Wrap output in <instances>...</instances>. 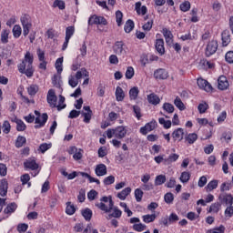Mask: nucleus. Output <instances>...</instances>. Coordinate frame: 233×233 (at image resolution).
Wrapping results in <instances>:
<instances>
[{"mask_svg": "<svg viewBox=\"0 0 233 233\" xmlns=\"http://www.w3.org/2000/svg\"><path fill=\"white\" fill-rule=\"evenodd\" d=\"M33 65L34 55L30 51H27L22 62L17 65L18 72L24 74L26 77H33L35 72Z\"/></svg>", "mask_w": 233, "mask_h": 233, "instance_id": "1", "label": "nucleus"}, {"mask_svg": "<svg viewBox=\"0 0 233 233\" xmlns=\"http://www.w3.org/2000/svg\"><path fill=\"white\" fill-rule=\"evenodd\" d=\"M95 206L96 208H99V210L106 212V214L112 212V210H114V200H112V196L102 197L100 202H96Z\"/></svg>", "mask_w": 233, "mask_h": 233, "instance_id": "2", "label": "nucleus"}, {"mask_svg": "<svg viewBox=\"0 0 233 233\" xmlns=\"http://www.w3.org/2000/svg\"><path fill=\"white\" fill-rule=\"evenodd\" d=\"M35 116H38L35 120V123L36 124L35 128H42L44 125H46V121H48V115L44 113L41 116V113H39L37 110L35 111Z\"/></svg>", "mask_w": 233, "mask_h": 233, "instance_id": "3", "label": "nucleus"}, {"mask_svg": "<svg viewBox=\"0 0 233 233\" xmlns=\"http://www.w3.org/2000/svg\"><path fill=\"white\" fill-rule=\"evenodd\" d=\"M76 34V27L74 26H68L66 28V38L65 42L62 46V50L65 51L66 48H68V43H70V39H72V36Z\"/></svg>", "mask_w": 233, "mask_h": 233, "instance_id": "4", "label": "nucleus"}, {"mask_svg": "<svg viewBox=\"0 0 233 233\" xmlns=\"http://www.w3.org/2000/svg\"><path fill=\"white\" fill-rule=\"evenodd\" d=\"M113 51L116 56H125L127 54V46L123 41H117L113 46Z\"/></svg>", "mask_w": 233, "mask_h": 233, "instance_id": "5", "label": "nucleus"}, {"mask_svg": "<svg viewBox=\"0 0 233 233\" xmlns=\"http://www.w3.org/2000/svg\"><path fill=\"white\" fill-rule=\"evenodd\" d=\"M46 100L51 108H56L57 106V96H56V91L54 89L48 90Z\"/></svg>", "mask_w": 233, "mask_h": 233, "instance_id": "6", "label": "nucleus"}, {"mask_svg": "<svg viewBox=\"0 0 233 233\" xmlns=\"http://www.w3.org/2000/svg\"><path fill=\"white\" fill-rule=\"evenodd\" d=\"M88 25H108V22H106V18L103 16H97L96 15H92L88 19Z\"/></svg>", "mask_w": 233, "mask_h": 233, "instance_id": "7", "label": "nucleus"}, {"mask_svg": "<svg viewBox=\"0 0 233 233\" xmlns=\"http://www.w3.org/2000/svg\"><path fill=\"white\" fill-rule=\"evenodd\" d=\"M215 52H218V41L212 40L208 44L206 47L207 57H210V56H214Z\"/></svg>", "mask_w": 233, "mask_h": 233, "instance_id": "8", "label": "nucleus"}, {"mask_svg": "<svg viewBox=\"0 0 233 233\" xmlns=\"http://www.w3.org/2000/svg\"><path fill=\"white\" fill-rule=\"evenodd\" d=\"M24 167L27 170H37V168H39V164H37L35 158L29 157L24 162Z\"/></svg>", "mask_w": 233, "mask_h": 233, "instance_id": "9", "label": "nucleus"}, {"mask_svg": "<svg viewBox=\"0 0 233 233\" xmlns=\"http://www.w3.org/2000/svg\"><path fill=\"white\" fill-rule=\"evenodd\" d=\"M156 127H157V122L156 120H152L140 128V133H142L143 136H147V133L155 130Z\"/></svg>", "mask_w": 233, "mask_h": 233, "instance_id": "10", "label": "nucleus"}, {"mask_svg": "<svg viewBox=\"0 0 233 233\" xmlns=\"http://www.w3.org/2000/svg\"><path fill=\"white\" fill-rule=\"evenodd\" d=\"M162 34L167 45H168V46H172V45H174V35H172V32L165 27L162 29Z\"/></svg>", "mask_w": 233, "mask_h": 233, "instance_id": "11", "label": "nucleus"}, {"mask_svg": "<svg viewBox=\"0 0 233 233\" xmlns=\"http://www.w3.org/2000/svg\"><path fill=\"white\" fill-rule=\"evenodd\" d=\"M197 83H198V86L202 90H205V92H212V85H210V83H208V81H207L203 78H198Z\"/></svg>", "mask_w": 233, "mask_h": 233, "instance_id": "12", "label": "nucleus"}, {"mask_svg": "<svg viewBox=\"0 0 233 233\" xmlns=\"http://www.w3.org/2000/svg\"><path fill=\"white\" fill-rule=\"evenodd\" d=\"M127 127L123 126H118L115 128V137L116 139H123L127 137Z\"/></svg>", "mask_w": 233, "mask_h": 233, "instance_id": "13", "label": "nucleus"}, {"mask_svg": "<svg viewBox=\"0 0 233 233\" xmlns=\"http://www.w3.org/2000/svg\"><path fill=\"white\" fill-rule=\"evenodd\" d=\"M83 110L80 114H82L83 117H84V123H90L91 119H92V109H90V106H85L83 107Z\"/></svg>", "mask_w": 233, "mask_h": 233, "instance_id": "14", "label": "nucleus"}, {"mask_svg": "<svg viewBox=\"0 0 233 233\" xmlns=\"http://www.w3.org/2000/svg\"><path fill=\"white\" fill-rule=\"evenodd\" d=\"M184 136H185V129L181 127L175 129L172 133V137L174 141H183Z\"/></svg>", "mask_w": 233, "mask_h": 233, "instance_id": "15", "label": "nucleus"}, {"mask_svg": "<svg viewBox=\"0 0 233 233\" xmlns=\"http://www.w3.org/2000/svg\"><path fill=\"white\" fill-rule=\"evenodd\" d=\"M218 87L219 90H227V88L229 86L228 80H227V76H220L218 79Z\"/></svg>", "mask_w": 233, "mask_h": 233, "instance_id": "16", "label": "nucleus"}, {"mask_svg": "<svg viewBox=\"0 0 233 233\" xmlns=\"http://www.w3.org/2000/svg\"><path fill=\"white\" fill-rule=\"evenodd\" d=\"M106 165L105 164H98L96 165L95 168V174L98 177H101L103 176H106Z\"/></svg>", "mask_w": 233, "mask_h": 233, "instance_id": "17", "label": "nucleus"}, {"mask_svg": "<svg viewBox=\"0 0 233 233\" xmlns=\"http://www.w3.org/2000/svg\"><path fill=\"white\" fill-rule=\"evenodd\" d=\"M154 77H155V79H167L168 72H167V70H165L163 68L157 69L154 72Z\"/></svg>", "mask_w": 233, "mask_h": 233, "instance_id": "18", "label": "nucleus"}, {"mask_svg": "<svg viewBox=\"0 0 233 233\" xmlns=\"http://www.w3.org/2000/svg\"><path fill=\"white\" fill-rule=\"evenodd\" d=\"M130 192H132V187H126L116 194V198L121 201H125V199L130 196Z\"/></svg>", "mask_w": 233, "mask_h": 233, "instance_id": "19", "label": "nucleus"}, {"mask_svg": "<svg viewBox=\"0 0 233 233\" xmlns=\"http://www.w3.org/2000/svg\"><path fill=\"white\" fill-rule=\"evenodd\" d=\"M156 50L160 54V56H163L165 54V41L160 38L156 40Z\"/></svg>", "mask_w": 233, "mask_h": 233, "instance_id": "20", "label": "nucleus"}, {"mask_svg": "<svg viewBox=\"0 0 233 233\" xmlns=\"http://www.w3.org/2000/svg\"><path fill=\"white\" fill-rule=\"evenodd\" d=\"M8 194V181L6 179H2L0 181V196L5 198Z\"/></svg>", "mask_w": 233, "mask_h": 233, "instance_id": "21", "label": "nucleus"}, {"mask_svg": "<svg viewBox=\"0 0 233 233\" xmlns=\"http://www.w3.org/2000/svg\"><path fill=\"white\" fill-rule=\"evenodd\" d=\"M184 139H185V143H187L188 145H194V143L198 141V134L189 133L185 136Z\"/></svg>", "mask_w": 233, "mask_h": 233, "instance_id": "22", "label": "nucleus"}, {"mask_svg": "<svg viewBox=\"0 0 233 233\" xmlns=\"http://www.w3.org/2000/svg\"><path fill=\"white\" fill-rule=\"evenodd\" d=\"M135 10L138 15H145L147 12V5L141 6V2H137L135 5Z\"/></svg>", "mask_w": 233, "mask_h": 233, "instance_id": "23", "label": "nucleus"}, {"mask_svg": "<svg viewBox=\"0 0 233 233\" xmlns=\"http://www.w3.org/2000/svg\"><path fill=\"white\" fill-rule=\"evenodd\" d=\"M52 84L54 85V86H56V88H60L61 92H63V88H61L62 85H63V81L61 80V74L59 75H55L52 78Z\"/></svg>", "mask_w": 233, "mask_h": 233, "instance_id": "24", "label": "nucleus"}, {"mask_svg": "<svg viewBox=\"0 0 233 233\" xmlns=\"http://www.w3.org/2000/svg\"><path fill=\"white\" fill-rule=\"evenodd\" d=\"M218 185H219V180L213 179L208 183L205 188L208 192H212L218 188Z\"/></svg>", "mask_w": 233, "mask_h": 233, "instance_id": "25", "label": "nucleus"}, {"mask_svg": "<svg viewBox=\"0 0 233 233\" xmlns=\"http://www.w3.org/2000/svg\"><path fill=\"white\" fill-rule=\"evenodd\" d=\"M90 73L87 72L86 68L83 67L80 70H78L75 76L76 77V79L79 81V79H81L82 77H89Z\"/></svg>", "mask_w": 233, "mask_h": 233, "instance_id": "26", "label": "nucleus"}, {"mask_svg": "<svg viewBox=\"0 0 233 233\" xmlns=\"http://www.w3.org/2000/svg\"><path fill=\"white\" fill-rule=\"evenodd\" d=\"M147 101L151 105H159V103L161 102V99H159V96H157V95L150 94L147 96Z\"/></svg>", "mask_w": 233, "mask_h": 233, "instance_id": "27", "label": "nucleus"}, {"mask_svg": "<svg viewBox=\"0 0 233 233\" xmlns=\"http://www.w3.org/2000/svg\"><path fill=\"white\" fill-rule=\"evenodd\" d=\"M22 26H32V18H30V15H24L20 18Z\"/></svg>", "mask_w": 233, "mask_h": 233, "instance_id": "28", "label": "nucleus"}, {"mask_svg": "<svg viewBox=\"0 0 233 233\" xmlns=\"http://www.w3.org/2000/svg\"><path fill=\"white\" fill-rule=\"evenodd\" d=\"M12 32L15 39H19V37H21V34H23V29L21 28V25H15Z\"/></svg>", "mask_w": 233, "mask_h": 233, "instance_id": "29", "label": "nucleus"}, {"mask_svg": "<svg viewBox=\"0 0 233 233\" xmlns=\"http://www.w3.org/2000/svg\"><path fill=\"white\" fill-rule=\"evenodd\" d=\"M15 123L16 124L17 132H25V130H26V125L23 120L15 118Z\"/></svg>", "mask_w": 233, "mask_h": 233, "instance_id": "30", "label": "nucleus"}, {"mask_svg": "<svg viewBox=\"0 0 233 233\" xmlns=\"http://www.w3.org/2000/svg\"><path fill=\"white\" fill-rule=\"evenodd\" d=\"M115 96L116 101H123V99H125V91H123L121 86H116Z\"/></svg>", "mask_w": 233, "mask_h": 233, "instance_id": "31", "label": "nucleus"}, {"mask_svg": "<svg viewBox=\"0 0 233 233\" xmlns=\"http://www.w3.org/2000/svg\"><path fill=\"white\" fill-rule=\"evenodd\" d=\"M174 105L175 106H177V108H178V110H180L181 112H183V110L187 109V106H185V104L183 103V101L181 100V98L179 96H177L174 100Z\"/></svg>", "mask_w": 233, "mask_h": 233, "instance_id": "32", "label": "nucleus"}, {"mask_svg": "<svg viewBox=\"0 0 233 233\" xmlns=\"http://www.w3.org/2000/svg\"><path fill=\"white\" fill-rule=\"evenodd\" d=\"M134 26H135L134 21L128 19L124 25L125 33L130 34L131 31L134 30Z\"/></svg>", "mask_w": 233, "mask_h": 233, "instance_id": "33", "label": "nucleus"}, {"mask_svg": "<svg viewBox=\"0 0 233 233\" xmlns=\"http://www.w3.org/2000/svg\"><path fill=\"white\" fill-rule=\"evenodd\" d=\"M17 210V204L11 203L8 204L7 207L4 209L5 214H14Z\"/></svg>", "mask_w": 233, "mask_h": 233, "instance_id": "34", "label": "nucleus"}, {"mask_svg": "<svg viewBox=\"0 0 233 233\" xmlns=\"http://www.w3.org/2000/svg\"><path fill=\"white\" fill-rule=\"evenodd\" d=\"M177 159H179V155L176 153L170 154L168 157L165 159V165H170V163H176Z\"/></svg>", "mask_w": 233, "mask_h": 233, "instance_id": "35", "label": "nucleus"}, {"mask_svg": "<svg viewBox=\"0 0 233 233\" xmlns=\"http://www.w3.org/2000/svg\"><path fill=\"white\" fill-rule=\"evenodd\" d=\"M137 96H139V88L135 86L132 87L129 90V97L131 100L136 101V99H137Z\"/></svg>", "mask_w": 233, "mask_h": 233, "instance_id": "36", "label": "nucleus"}, {"mask_svg": "<svg viewBox=\"0 0 233 233\" xmlns=\"http://www.w3.org/2000/svg\"><path fill=\"white\" fill-rule=\"evenodd\" d=\"M8 35H10V30L3 29L1 32V43H3V45L8 43Z\"/></svg>", "mask_w": 233, "mask_h": 233, "instance_id": "37", "label": "nucleus"}, {"mask_svg": "<svg viewBox=\"0 0 233 233\" xmlns=\"http://www.w3.org/2000/svg\"><path fill=\"white\" fill-rule=\"evenodd\" d=\"M68 85L69 86H72V88H76L79 85V80L76 76H69L68 77Z\"/></svg>", "mask_w": 233, "mask_h": 233, "instance_id": "38", "label": "nucleus"}, {"mask_svg": "<svg viewBox=\"0 0 233 233\" xmlns=\"http://www.w3.org/2000/svg\"><path fill=\"white\" fill-rule=\"evenodd\" d=\"M167 181V177L165 175H158L155 178L156 187L163 185Z\"/></svg>", "mask_w": 233, "mask_h": 233, "instance_id": "39", "label": "nucleus"}, {"mask_svg": "<svg viewBox=\"0 0 233 233\" xmlns=\"http://www.w3.org/2000/svg\"><path fill=\"white\" fill-rule=\"evenodd\" d=\"M142 219L144 223H154V221H156V214L144 215L142 216Z\"/></svg>", "mask_w": 233, "mask_h": 233, "instance_id": "40", "label": "nucleus"}, {"mask_svg": "<svg viewBox=\"0 0 233 233\" xmlns=\"http://www.w3.org/2000/svg\"><path fill=\"white\" fill-rule=\"evenodd\" d=\"M66 214H67L68 216H74V214H76V207L70 202L66 203Z\"/></svg>", "mask_w": 233, "mask_h": 233, "instance_id": "41", "label": "nucleus"}, {"mask_svg": "<svg viewBox=\"0 0 233 233\" xmlns=\"http://www.w3.org/2000/svg\"><path fill=\"white\" fill-rule=\"evenodd\" d=\"M180 39H182V41H192V39H198V33H196V31L193 32V35L188 33V34H186V35H183Z\"/></svg>", "mask_w": 233, "mask_h": 233, "instance_id": "42", "label": "nucleus"}, {"mask_svg": "<svg viewBox=\"0 0 233 233\" xmlns=\"http://www.w3.org/2000/svg\"><path fill=\"white\" fill-rule=\"evenodd\" d=\"M56 108H57L58 112H61V110L66 108V104H65V96L62 95L59 96L58 105L56 106Z\"/></svg>", "mask_w": 233, "mask_h": 233, "instance_id": "43", "label": "nucleus"}, {"mask_svg": "<svg viewBox=\"0 0 233 233\" xmlns=\"http://www.w3.org/2000/svg\"><path fill=\"white\" fill-rule=\"evenodd\" d=\"M55 67L57 71V74H61V72H63V57H59L56 59L55 63Z\"/></svg>", "mask_w": 233, "mask_h": 233, "instance_id": "44", "label": "nucleus"}, {"mask_svg": "<svg viewBox=\"0 0 233 233\" xmlns=\"http://www.w3.org/2000/svg\"><path fill=\"white\" fill-rule=\"evenodd\" d=\"M25 144H26V137L23 136H18L15 141L16 148H21V147H23V145H25Z\"/></svg>", "mask_w": 233, "mask_h": 233, "instance_id": "45", "label": "nucleus"}, {"mask_svg": "<svg viewBox=\"0 0 233 233\" xmlns=\"http://www.w3.org/2000/svg\"><path fill=\"white\" fill-rule=\"evenodd\" d=\"M158 123L163 126L164 128L168 129L172 127V121L166 120L164 117L158 118Z\"/></svg>", "mask_w": 233, "mask_h": 233, "instance_id": "46", "label": "nucleus"}, {"mask_svg": "<svg viewBox=\"0 0 233 233\" xmlns=\"http://www.w3.org/2000/svg\"><path fill=\"white\" fill-rule=\"evenodd\" d=\"M230 43V35L227 32L222 33V45L223 46H228Z\"/></svg>", "mask_w": 233, "mask_h": 233, "instance_id": "47", "label": "nucleus"}, {"mask_svg": "<svg viewBox=\"0 0 233 233\" xmlns=\"http://www.w3.org/2000/svg\"><path fill=\"white\" fill-rule=\"evenodd\" d=\"M164 201L167 205H172V203H174V194H172L170 192L166 193L164 196Z\"/></svg>", "mask_w": 233, "mask_h": 233, "instance_id": "48", "label": "nucleus"}, {"mask_svg": "<svg viewBox=\"0 0 233 233\" xmlns=\"http://www.w3.org/2000/svg\"><path fill=\"white\" fill-rule=\"evenodd\" d=\"M162 108L165 110V112H167V114H174V105L170 103H164Z\"/></svg>", "mask_w": 233, "mask_h": 233, "instance_id": "49", "label": "nucleus"}, {"mask_svg": "<svg viewBox=\"0 0 233 233\" xmlns=\"http://www.w3.org/2000/svg\"><path fill=\"white\" fill-rule=\"evenodd\" d=\"M116 22L117 26H121L123 25V12L119 10L116 12Z\"/></svg>", "mask_w": 233, "mask_h": 233, "instance_id": "50", "label": "nucleus"}, {"mask_svg": "<svg viewBox=\"0 0 233 233\" xmlns=\"http://www.w3.org/2000/svg\"><path fill=\"white\" fill-rule=\"evenodd\" d=\"M82 216L86 219V221H90V219H92V209L86 208L82 211Z\"/></svg>", "mask_w": 233, "mask_h": 233, "instance_id": "51", "label": "nucleus"}, {"mask_svg": "<svg viewBox=\"0 0 233 233\" xmlns=\"http://www.w3.org/2000/svg\"><path fill=\"white\" fill-rule=\"evenodd\" d=\"M133 112L135 114V117H137L138 121L143 117V114H141V107H139V106H133Z\"/></svg>", "mask_w": 233, "mask_h": 233, "instance_id": "52", "label": "nucleus"}, {"mask_svg": "<svg viewBox=\"0 0 233 233\" xmlns=\"http://www.w3.org/2000/svg\"><path fill=\"white\" fill-rule=\"evenodd\" d=\"M223 203H225L226 207H232V205H233L232 195H226V196H224Z\"/></svg>", "mask_w": 233, "mask_h": 233, "instance_id": "53", "label": "nucleus"}, {"mask_svg": "<svg viewBox=\"0 0 233 233\" xmlns=\"http://www.w3.org/2000/svg\"><path fill=\"white\" fill-rule=\"evenodd\" d=\"M180 181L181 183H188V181H190V173L187 171L182 172Z\"/></svg>", "mask_w": 233, "mask_h": 233, "instance_id": "54", "label": "nucleus"}, {"mask_svg": "<svg viewBox=\"0 0 233 233\" xmlns=\"http://www.w3.org/2000/svg\"><path fill=\"white\" fill-rule=\"evenodd\" d=\"M50 148H52V143H43L39 146L38 150L42 153L45 154V152H46V150H50Z\"/></svg>", "mask_w": 233, "mask_h": 233, "instance_id": "55", "label": "nucleus"}, {"mask_svg": "<svg viewBox=\"0 0 233 233\" xmlns=\"http://www.w3.org/2000/svg\"><path fill=\"white\" fill-rule=\"evenodd\" d=\"M143 190H141L140 188H137L135 190V198L137 203H141L143 199Z\"/></svg>", "mask_w": 233, "mask_h": 233, "instance_id": "56", "label": "nucleus"}, {"mask_svg": "<svg viewBox=\"0 0 233 233\" xmlns=\"http://www.w3.org/2000/svg\"><path fill=\"white\" fill-rule=\"evenodd\" d=\"M104 185L108 186V185H114L116 183V177L115 176H108L104 178L103 180Z\"/></svg>", "mask_w": 233, "mask_h": 233, "instance_id": "57", "label": "nucleus"}, {"mask_svg": "<svg viewBox=\"0 0 233 233\" xmlns=\"http://www.w3.org/2000/svg\"><path fill=\"white\" fill-rule=\"evenodd\" d=\"M38 91H39V87L36 85H31L27 88V92H28L29 96H35Z\"/></svg>", "mask_w": 233, "mask_h": 233, "instance_id": "58", "label": "nucleus"}, {"mask_svg": "<svg viewBox=\"0 0 233 233\" xmlns=\"http://www.w3.org/2000/svg\"><path fill=\"white\" fill-rule=\"evenodd\" d=\"M2 128L4 134H10V130L12 128V127L10 126V122H8V120L4 121Z\"/></svg>", "mask_w": 233, "mask_h": 233, "instance_id": "59", "label": "nucleus"}, {"mask_svg": "<svg viewBox=\"0 0 233 233\" xmlns=\"http://www.w3.org/2000/svg\"><path fill=\"white\" fill-rule=\"evenodd\" d=\"M54 6H55V8H59V10H65V8H66L65 1L56 0L54 2Z\"/></svg>", "mask_w": 233, "mask_h": 233, "instance_id": "60", "label": "nucleus"}, {"mask_svg": "<svg viewBox=\"0 0 233 233\" xmlns=\"http://www.w3.org/2000/svg\"><path fill=\"white\" fill-rule=\"evenodd\" d=\"M221 207V204L219 203H214L209 208V212H214L215 214H218L219 212V208Z\"/></svg>", "mask_w": 233, "mask_h": 233, "instance_id": "61", "label": "nucleus"}, {"mask_svg": "<svg viewBox=\"0 0 233 233\" xmlns=\"http://www.w3.org/2000/svg\"><path fill=\"white\" fill-rule=\"evenodd\" d=\"M134 67L128 66L126 71V78L127 79H132L134 77Z\"/></svg>", "mask_w": 233, "mask_h": 233, "instance_id": "62", "label": "nucleus"}, {"mask_svg": "<svg viewBox=\"0 0 233 233\" xmlns=\"http://www.w3.org/2000/svg\"><path fill=\"white\" fill-rule=\"evenodd\" d=\"M180 10L181 12H188L190 10V2L185 1L180 5Z\"/></svg>", "mask_w": 233, "mask_h": 233, "instance_id": "63", "label": "nucleus"}, {"mask_svg": "<svg viewBox=\"0 0 233 233\" xmlns=\"http://www.w3.org/2000/svg\"><path fill=\"white\" fill-rule=\"evenodd\" d=\"M225 59L227 63L232 64L233 63V51H228L226 56Z\"/></svg>", "mask_w": 233, "mask_h": 233, "instance_id": "64", "label": "nucleus"}]
</instances>
